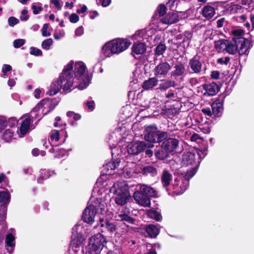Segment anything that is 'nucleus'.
Listing matches in <instances>:
<instances>
[{
	"label": "nucleus",
	"mask_w": 254,
	"mask_h": 254,
	"mask_svg": "<svg viewBox=\"0 0 254 254\" xmlns=\"http://www.w3.org/2000/svg\"><path fill=\"white\" fill-rule=\"evenodd\" d=\"M73 62L70 61L64 67L62 73L57 81L53 83L50 95H55L61 89L64 92H70L75 87L78 88V83L71 75Z\"/></svg>",
	"instance_id": "1"
},
{
	"label": "nucleus",
	"mask_w": 254,
	"mask_h": 254,
	"mask_svg": "<svg viewBox=\"0 0 254 254\" xmlns=\"http://www.w3.org/2000/svg\"><path fill=\"white\" fill-rule=\"evenodd\" d=\"M157 192L155 189L149 186L139 184L135 186L133 197L136 202L140 205L149 207L150 205L149 196L156 197Z\"/></svg>",
	"instance_id": "2"
},
{
	"label": "nucleus",
	"mask_w": 254,
	"mask_h": 254,
	"mask_svg": "<svg viewBox=\"0 0 254 254\" xmlns=\"http://www.w3.org/2000/svg\"><path fill=\"white\" fill-rule=\"evenodd\" d=\"M131 43L127 39L118 38L105 43L102 47L101 54L102 60L124 52L130 45Z\"/></svg>",
	"instance_id": "3"
},
{
	"label": "nucleus",
	"mask_w": 254,
	"mask_h": 254,
	"mask_svg": "<svg viewBox=\"0 0 254 254\" xmlns=\"http://www.w3.org/2000/svg\"><path fill=\"white\" fill-rule=\"evenodd\" d=\"M74 79L78 83V89L83 90L89 84L91 77L89 76L85 64L82 62L73 63Z\"/></svg>",
	"instance_id": "4"
},
{
	"label": "nucleus",
	"mask_w": 254,
	"mask_h": 254,
	"mask_svg": "<svg viewBox=\"0 0 254 254\" xmlns=\"http://www.w3.org/2000/svg\"><path fill=\"white\" fill-rule=\"evenodd\" d=\"M196 169L194 167L186 172L184 176H180L175 179L172 185L173 192L176 194H182L187 190L189 180L196 173Z\"/></svg>",
	"instance_id": "5"
},
{
	"label": "nucleus",
	"mask_w": 254,
	"mask_h": 254,
	"mask_svg": "<svg viewBox=\"0 0 254 254\" xmlns=\"http://www.w3.org/2000/svg\"><path fill=\"white\" fill-rule=\"evenodd\" d=\"M59 101L56 99L45 98L41 100L31 111V116L32 118H37L38 114L37 113L43 108L42 111L44 115L47 114L50 111L53 110L57 105Z\"/></svg>",
	"instance_id": "6"
},
{
	"label": "nucleus",
	"mask_w": 254,
	"mask_h": 254,
	"mask_svg": "<svg viewBox=\"0 0 254 254\" xmlns=\"http://www.w3.org/2000/svg\"><path fill=\"white\" fill-rule=\"evenodd\" d=\"M153 145L146 143L144 141L131 142L127 146V150L129 154H137L143 151L146 148H152Z\"/></svg>",
	"instance_id": "7"
},
{
	"label": "nucleus",
	"mask_w": 254,
	"mask_h": 254,
	"mask_svg": "<svg viewBox=\"0 0 254 254\" xmlns=\"http://www.w3.org/2000/svg\"><path fill=\"white\" fill-rule=\"evenodd\" d=\"M97 212L96 205L91 203L88 204L83 212L82 218L86 223L92 224L94 221V218Z\"/></svg>",
	"instance_id": "8"
},
{
	"label": "nucleus",
	"mask_w": 254,
	"mask_h": 254,
	"mask_svg": "<svg viewBox=\"0 0 254 254\" xmlns=\"http://www.w3.org/2000/svg\"><path fill=\"white\" fill-rule=\"evenodd\" d=\"M89 253L90 254H100L107 243L106 239H89Z\"/></svg>",
	"instance_id": "9"
},
{
	"label": "nucleus",
	"mask_w": 254,
	"mask_h": 254,
	"mask_svg": "<svg viewBox=\"0 0 254 254\" xmlns=\"http://www.w3.org/2000/svg\"><path fill=\"white\" fill-rule=\"evenodd\" d=\"M128 187L124 181L115 183L110 189V191L114 194L128 192Z\"/></svg>",
	"instance_id": "10"
},
{
	"label": "nucleus",
	"mask_w": 254,
	"mask_h": 254,
	"mask_svg": "<svg viewBox=\"0 0 254 254\" xmlns=\"http://www.w3.org/2000/svg\"><path fill=\"white\" fill-rule=\"evenodd\" d=\"M170 68V65L167 62L160 63L154 69V74L156 77H164L167 75Z\"/></svg>",
	"instance_id": "11"
},
{
	"label": "nucleus",
	"mask_w": 254,
	"mask_h": 254,
	"mask_svg": "<svg viewBox=\"0 0 254 254\" xmlns=\"http://www.w3.org/2000/svg\"><path fill=\"white\" fill-rule=\"evenodd\" d=\"M200 161L195 157V154L192 152H187L183 155L182 164L184 166H188L195 164V167L198 166Z\"/></svg>",
	"instance_id": "12"
},
{
	"label": "nucleus",
	"mask_w": 254,
	"mask_h": 254,
	"mask_svg": "<svg viewBox=\"0 0 254 254\" xmlns=\"http://www.w3.org/2000/svg\"><path fill=\"white\" fill-rule=\"evenodd\" d=\"M145 131L146 132L144 135L145 141H148L147 143L152 144V143L156 142V127L154 126H148L145 127Z\"/></svg>",
	"instance_id": "13"
},
{
	"label": "nucleus",
	"mask_w": 254,
	"mask_h": 254,
	"mask_svg": "<svg viewBox=\"0 0 254 254\" xmlns=\"http://www.w3.org/2000/svg\"><path fill=\"white\" fill-rule=\"evenodd\" d=\"M179 145V140L176 138H169L164 140L162 144V149L166 150L168 152L174 151Z\"/></svg>",
	"instance_id": "14"
},
{
	"label": "nucleus",
	"mask_w": 254,
	"mask_h": 254,
	"mask_svg": "<svg viewBox=\"0 0 254 254\" xmlns=\"http://www.w3.org/2000/svg\"><path fill=\"white\" fill-rule=\"evenodd\" d=\"M72 230L74 238H84L88 237L89 232L86 226L77 225L74 226Z\"/></svg>",
	"instance_id": "15"
},
{
	"label": "nucleus",
	"mask_w": 254,
	"mask_h": 254,
	"mask_svg": "<svg viewBox=\"0 0 254 254\" xmlns=\"http://www.w3.org/2000/svg\"><path fill=\"white\" fill-rule=\"evenodd\" d=\"M21 120L22 122L19 128V135L20 137H23L30 130L31 119L26 115L21 118Z\"/></svg>",
	"instance_id": "16"
},
{
	"label": "nucleus",
	"mask_w": 254,
	"mask_h": 254,
	"mask_svg": "<svg viewBox=\"0 0 254 254\" xmlns=\"http://www.w3.org/2000/svg\"><path fill=\"white\" fill-rule=\"evenodd\" d=\"M237 46L239 54L241 55H247L249 53V49L250 47V43L249 40L245 38H241L240 41L237 42Z\"/></svg>",
	"instance_id": "17"
},
{
	"label": "nucleus",
	"mask_w": 254,
	"mask_h": 254,
	"mask_svg": "<svg viewBox=\"0 0 254 254\" xmlns=\"http://www.w3.org/2000/svg\"><path fill=\"white\" fill-rule=\"evenodd\" d=\"M179 18V16L177 12H168L163 17L160 21L163 24H172L178 22Z\"/></svg>",
	"instance_id": "18"
},
{
	"label": "nucleus",
	"mask_w": 254,
	"mask_h": 254,
	"mask_svg": "<svg viewBox=\"0 0 254 254\" xmlns=\"http://www.w3.org/2000/svg\"><path fill=\"white\" fill-rule=\"evenodd\" d=\"M101 228L102 233L109 232L113 233L116 229L115 225L112 222L103 218L100 219V223L99 224Z\"/></svg>",
	"instance_id": "19"
},
{
	"label": "nucleus",
	"mask_w": 254,
	"mask_h": 254,
	"mask_svg": "<svg viewBox=\"0 0 254 254\" xmlns=\"http://www.w3.org/2000/svg\"><path fill=\"white\" fill-rule=\"evenodd\" d=\"M203 89L205 91L204 94L210 96L215 95L219 91V86L214 82L207 83L203 85Z\"/></svg>",
	"instance_id": "20"
},
{
	"label": "nucleus",
	"mask_w": 254,
	"mask_h": 254,
	"mask_svg": "<svg viewBox=\"0 0 254 254\" xmlns=\"http://www.w3.org/2000/svg\"><path fill=\"white\" fill-rule=\"evenodd\" d=\"M191 69L194 73H199L201 69L202 64L199 61V57L195 56L189 62Z\"/></svg>",
	"instance_id": "21"
},
{
	"label": "nucleus",
	"mask_w": 254,
	"mask_h": 254,
	"mask_svg": "<svg viewBox=\"0 0 254 254\" xmlns=\"http://www.w3.org/2000/svg\"><path fill=\"white\" fill-rule=\"evenodd\" d=\"M172 180V174L167 170H163L161 177V182L163 187L167 188Z\"/></svg>",
	"instance_id": "22"
},
{
	"label": "nucleus",
	"mask_w": 254,
	"mask_h": 254,
	"mask_svg": "<svg viewBox=\"0 0 254 254\" xmlns=\"http://www.w3.org/2000/svg\"><path fill=\"white\" fill-rule=\"evenodd\" d=\"M120 160L117 158L115 160L107 163L105 166H104V169L106 171L107 173L110 174L111 173L110 171L118 169L120 165Z\"/></svg>",
	"instance_id": "23"
},
{
	"label": "nucleus",
	"mask_w": 254,
	"mask_h": 254,
	"mask_svg": "<svg viewBox=\"0 0 254 254\" xmlns=\"http://www.w3.org/2000/svg\"><path fill=\"white\" fill-rule=\"evenodd\" d=\"M158 82V80L156 77H151L144 81L142 87L145 90L152 89L157 85Z\"/></svg>",
	"instance_id": "24"
},
{
	"label": "nucleus",
	"mask_w": 254,
	"mask_h": 254,
	"mask_svg": "<svg viewBox=\"0 0 254 254\" xmlns=\"http://www.w3.org/2000/svg\"><path fill=\"white\" fill-rule=\"evenodd\" d=\"M212 114L214 116L219 117L221 115L223 111L222 104L219 101L214 102L211 105Z\"/></svg>",
	"instance_id": "25"
},
{
	"label": "nucleus",
	"mask_w": 254,
	"mask_h": 254,
	"mask_svg": "<svg viewBox=\"0 0 254 254\" xmlns=\"http://www.w3.org/2000/svg\"><path fill=\"white\" fill-rule=\"evenodd\" d=\"M54 171L51 172L50 171L46 169L41 170L39 172V176L37 178V182L39 184H42L44 180L49 178L51 176L54 174Z\"/></svg>",
	"instance_id": "26"
},
{
	"label": "nucleus",
	"mask_w": 254,
	"mask_h": 254,
	"mask_svg": "<svg viewBox=\"0 0 254 254\" xmlns=\"http://www.w3.org/2000/svg\"><path fill=\"white\" fill-rule=\"evenodd\" d=\"M215 14V10L213 7L210 5H205L202 9V15L208 19H211Z\"/></svg>",
	"instance_id": "27"
},
{
	"label": "nucleus",
	"mask_w": 254,
	"mask_h": 254,
	"mask_svg": "<svg viewBox=\"0 0 254 254\" xmlns=\"http://www.w3.org/2000/svg\"><path fill=\"white\" fill-rule=\"evenodd\" d=\"M146 49V46L142 42L134 43L132 48V52L137 55L143 54Z\"/></svg>",
	"instance_id": "28"
},
{
	"label": "nucleus",
	"mask_w": 254,
	"mask_h": 254,
	"mask_svg": "<svg viewBox=\"0 0 254 254\" xmlns=\"http://www.w3.org/2000/svg\"><path fill=\"white\" fill-rule=\"evenodd\" d=\"M174 68V70L171 72V76L173 77L182 75L185 72V65L182 64H179L175 65Z\"/></svg>",
	"instance_id": "29"
},
{
	"label": "nucleus",
	"mask_w": 254,
	"mask_h": 254,
	"mask_svg": "<svg viewBox=\"0 0 254 254\" xmlns=\"http://www.w3.org/2000/svg\"><path fill=\"white\" fill-rule=\"evenodd\" d=\"M146 231L151 238H155L159 233V229L154 225L150 224L146 228Z\"/></svg>",
	"instance_id": "30"
},
{
	"label": "nucleus",
	"mask_w": 254,
	"mask_h": 254,
	"mask_svg": "<svg viewBox=\"0 0 254 254\" xmlns=\"http://www.w3.org/2000/svg\"><path fill=\"white\" fill-rule=\"evenodd\" d=\"M115 202L117 204L120 205H124L127 202V199L128 197V192L116 194Z\"/></svg>",
	"instance_id": "31"
},
{
	"label": "nucleus",
	"mask_w": 254,
	"mask_h": 254,
	"mask_svg": "<svg viewBox=\"0 0 254 254\" xmlns=\"http://www.w3.org/2000/svg\"><path fill=\"white\" fill-rule=\"evenodd\" d=\"M147 35L144 30H139L132 36V38L136 40L137 42H141L146 39Z\"/></svg>",
	"instance_id": "32"
},
{
	"label": "nucleus",
	"mask_w": 254,
	"mask_h": 254,
	"mask_svg": "<svg viewBox=\"0 0 254 254\" xmlns=\"http://www.w3.org/2000/svg\"><path fill=\"white\" fill-rule=\"evenodd\" d=\"M142 172L144 175H149L151 176H154L157 174V170L154 166H147L143 168Z\"/></svg>",
	"instance_id": "33"
},
{
	"label": "nucleus",
	"mask_w": 254,
	"mask_h": 254,
	"mask_svg": "<svg viewBox=\"0 0 254 254\" xmlns=\"http://www.w3.org/2000/svg\"><path fill=\"white\" fill-rule=\"evenodd\" d=\"M227 40L221 39L215 42V47L218 52H222L225 51Z\"/></svg>",
	"instance_id": "34"
},
{
	"label": "nucleus",
	"mask_w": 254,
	"mask_h": 254,
	"mask_svg": "<svg viewBox=\"0 0 254 254\" xmlns=\"http://www.w3.org/2000/svg\"><path fill=\"white\" fill-rule=\"evenodd\" d=\"M244 31L241 29H236L232 31V34L233 36V39L235 43L237 42L240 41V39L244 38L243 36L244 35Z\"/></svg>",
	"instance_id": "35"
},
{
	"label": "nucleus",
	"mask_w": 254,
	"mask_h": 254,
	"mask_svg": "<svg viewBox=\"0 0 254 254\" xmlns=\"http://www.w3.org/2000/svg\"><path fill=\"white\" fill-rule=\"evenodd\" d=\"M175 85L174 81L170 80H166L163 81L159 84V89L161 91H165L171 87H174Z\"/></svg>",
	"instance_id": "36"
},
{
	"label": "nucleus",
	"mask_w": 254,
	"mask_h": 254,
	"mask_svg": "<svg viewBox=\"0 0 254 254\" xmlns=\"http://www.w3.org/2000/svg\"><path fill=\"white\" fill-rule=\"evenodd\" d=\"M237 50L238 47L237 46V44H236V43L233 44L227 40L225 51L230 54L234 55L237 52Z\"/></svg>",
	"instance_id": "37"
},
{
	"label": "nucleus",
	"mask_w": 254,
	"mask_h": 254,
	"mask_svg": "<svg viewBox=\"0 0 254 254\" xmlns=\"http://www.w3.org/2000/svg\"><path fill=\"white\" fill-rule=\"evenodd\" d=\"M90 201L91 203L96 205L97 210L99 209H100L101 210L105 209V203L103 202H101L100 198L92 197L90 198Z\"/></svg>",
	"instance_id": "38"
},
{
	"label": "nucleus",
	"mask_w": 254,
	"mask_h": 254,
	"mask_svg": "<svg viewBox=\"0 0 254 254\" xmlns=\"http://www.w3.org/2000/svg\"><path fill=\"white\" fill-rule=\"evenodd\" d=\"M15 239H5V247L7 252L9 254H11L13 252L15 247Z\"/></svg>",
	"instance_id": "39"
},
{
	"label": "nucleus",
	"mask_w": 254,
	"mask_h": 254,
	"mask_svg": "<svg viewBox=\"0 0 254 254\" xmlns=\"http://www.w3.org/2000/svg\"><path fill=\"white\" fill-rule=\"evenodd\" d=\"M146 214L148 217L154 219L157 221H160L162 219L161 214L155 210H149Z\"/></svg>",
	"instance_id": "40"
},
{
	"label": "nucleus",
	"mask_w": 254,
	"mask_h": 254,
	"mask_svg": "<svg viewBox=\"0 0 254 254\" xmlns=\"http://www.w3.org/2000/svg\"><path fill=\"white\" fill-rule=\"evenodd\" d=\"M61 133H64V131L61 130V132H60L59 130H52L50 133L51 141H58L60 139Z\"/></svg>",
	"instance_id": "41"
},
{
	"label": "nucleus",
	"mask_w": 254,
	"mask_h": 254,
	"mask_svg": "<svg viewBox=\"0 0 254 254\" xmlns=\"http://www.w3.org/2000/svg\"><path fill=\"white\" fill-rule=\"evenodd\" d=\"M10 200V194L7 191L0 192V203L2 204H7Z\"/></svg>",
	"instance_id": "42"
},
{
	"label": "nucleus",
	"mask_w": 254,
	"mask_h": 254,
	"mask_svg": "<svg viewBox=\"0 0 254 254\" xmlns=\"http://www.w3.org/2000/svg\"><path fill=\"white\" fill-rule=\"evenodd\" d=\"M156 142H161L163 141L164 139H166L168 137V134L166 132L164 131H159L157 130V128H156Z\"/></svg>",
	"instance_id": "43"
},
{
	"label": "nucleus",
	"mask_w": 254,
	"mask_h": 254,
	"mask_svg": "<svg viewBox=\"0 0 254 254\" xmlns=\"http://www.w3.org/2000/svg\"><path fill=\"white\" fill-rule=\"evenodd\" d=\"M13 131L11 129H6L2 136V138L6 142L10 141L13 138Z\"/></svg>",
	"instance_id": "44"
},
{
	"label": "nucleus",
	"mask_w": 254,
	"mask_h": 254,
	"mask_svg": "<svg viewBox=\"0 0 254 254\" xmlns=\"http://www.w3.org/2000/svg\"><path fill=\"white\" fill-rule=\"evenodd\" d=\"M85 239H71L70 243V247L71 248H78L83 244Z\"/></svg>",
	"instance_id": "45"
},
{
	"label": "nucleus",
	"mask_w": 254,
	"mask_h": 254,
	"mask_svg": "<svg viewBox=\"0 0 254 254\" xmlns=\"http://www.w3.org/2000/svg\"><path fill=\"white\" fill-rule=\"evenodd\" d=\"M155 156L158 159L163 160L168 156V151L159 150L155 153Z\"/></svg>",
	"instance_id": "46"
},
{
	"label": "nucleus",
	"mask_w": 254,
	"mask_h": 254,
	"mask_svg": "<svg viewBox=\"0 0 254 254\" xmlns=\"http://www.w3.org/2000/svg\"><path fill=\"white\" fill-rule=\"evenodd\" d=\"M53 43V41L51 38L47 39L42 42L41 46L43 49L48 50L50 49Z\"/></svg>",
	"instance_id": "47"
},
{
	"label": "nucleus",
	"mask_w": 254,
	"mask_h": 254,
	"mask_svg": "<svg viewBox=\"0 0 254 254\" xmlns=\"http://www.w3.org/2000/svg\"><path fill=\"white\" fill-rule=\"evenodd\" d=\"M166 47L164 44H160L155 48V54L157 56L162 55L165 51L166 50Z\"/></svg>",
	"instance_id": "48"
},
{
	"label": "nucleus",
	"mask_w": 254,
	"mask_h": 254,
	"mask_svg": "<svg viewBox=\"0 0 254 254\" xmlns=\"http://www.w3.org/2000/svg\"><path fill=\"white\" fill-rule=\"evenodd\" d=\"M65 33L63 29H57L54 33V37L55 39L59 40L62 39Z\"/></svg>",
	"instance_id": "49"
},
{
	"label": "nucleus",
	"mask_w": 254,
	"mask_h": 254,
	"mask_svg": "<svg viewBox=\"0 0 254 254\" xmlns=\"http://www.w3.org/2000/svg\"><path fill=\"white\" fill-rule=\"evenodd\" d=\"M118 220H121V221L126 222L129 224L132 223L133 221L132 218L126 214L120 215L119 216Z\"/></svg>",
	"instance_id": "50"
},
{
	"label": "nucleus",
	"mask_w": 254,
	"mask_h": 254,
	"mask_svg": "<svg viewBox=\"0 0 254 254\" xmlns=\"http://www.w3.org/2000/svg\"><path fill=\"white\" fill-rule=\"evenodd\" d=\"M25 43V40L23 39H18L13 41V47L15 48H19Z\"/></svg>",
	"instance_id": "51"
},
{
	"label": "nucleus",
	"mask_w": 254,
	"mask_h": 254,
	"mask_svg": "<svg viewBox=\"0 0 254 254\" xmlns=\"http://www.w3.org/2000/svg\"><path fill=\"white\" fill-rule=\"evenodd\" d=\"M30 53L32 55L39 56L42 55V52L41 50L31 47L30 48Z\"/></svg>",
	"instance_id": "52"
},
{
	"label": "nucleus",
	"mask_w": 254,
	"mask_h": 254,
	"mask_svg": "<svg viewBox=\"0 0 254 254\" xmlns=\"http://www.w3.org/2000/svg\"><path fill=\"white\" fill-rule=\"evenodd\" d=\"M196 152L198 157V160H201L203 158L207 153V149L206 148H204L201 150L197 149L196 150Z\"/></svg>",
	"instance_id": "53"
},
{
	"label": "nucleus",
	"mask_w": 254,
	"mask_h": 254,
	"mask_svg": "<svg viewBox=\"0 0 254 254\" xmlns=\"http://www.w3.org/2000/svg\"><path fill=\"white\" fill-rule=\"evenodd\" d=\"M19 19L15 17H10L8 19V24L10 27H13L15 25L19 23Z\"/></svg>",
	"instance_id": "54"
},
{
	"label": "nucleus",
	"mask_w": 254,
	"mask_h": 254,
	"mask_svg": "<svg viewBox=\"0 0 254 254\" xmlns=\"http://www.w3.org/2000/svg\"><path fill=\"white\" fill-rule=\"evenodd\" d=\"M120 169L121 170V172H119V171H118L117 173L120 174H122L123 175H124L125 177H130L131 176V172H129L128 171H127V168L126 167H125L124 168H120ZM118 170H119L118 169Z\"/></svg>",
	"instance_id": "55"
},
{
	"label": "nucleus",
	"mask_w": 254,
	"mask_h": 254,
	"mask_svg": "<svg viewBox=\"0 0 254 254\" xmlns=\"http://www.w3.org/2000/svg\"><path fill=\"white\" fill-rule=\"evenodd\" d=\"M7 124L6 118L3 116H0V131L4 129Z\"/></svg>",
	"instance_id": "56"
},
{
	"label": "nucleus",
	"mask_w": 254,
	"mask_h": 254,
	"mask_svg": "<svg viewBox=\"0 0 254 254\" xmlns=\"http://www.w3.org/2000/svg\"><path fill=\"white\" fill-rule=\"evenodd\" d=\"M27 13L28 11L26 9L22 10L20 16V19L21 21H27L29 19V16Z\"/></svg>",
	"instance_id": "57"
},
{
	"label": "nucleus",
	"mask_w": 254,
	"mask_h": 254,
	"mask_svg": "<svg viewBox=\"0 0 254 254\" xmlns=\"http://www.w3.org/2000/svg\"><path fill=\"white\" fill-rule=\"evenodd\" d=\"M32 9L33 10V13L34 14H38L40 11L43 10V8L41 6H38L35 4H33L32 5Z\"/></svg>",
	"instance_id": "58"
},
{
	"label": "nucleus",
	"mask_w": 254,
	"mask_h": 254,
	"mask_svg": "<svg viewBox=\"0 0 254 254\" xmlns=\"http://www.w3.org/2000/svg\"><path fill=\"white\" fill-rule=\"evenodd\" d=\"M49 27L48 24H44L42 29V36L44 37L49 36L51 35L50 33L47 32L48 28Z\"/></svg>",
	"instance_id": "59"
},
{
	"label": "nucleus",
	"mask_w": 254,
	"mask_h": 254,
	"mask_svg": "<svg viewBox=\"0 0 254 254\" xmlns=\"http://www.w3.org/2000/svg\"><path fill=\"white\" fill-rule=\"evenodd\" d=\"M229 61L230 58L228 57H225L224 58H219L217 60V63L221 64H224L225 65H227V64L229 62Z\"/></svg>",
	"instance_id": "60"
},
{
	"label": "nucleus",
	"mask_w": 254,
	"mask_h": 254,
	"mask_svg": "<svg viewBox=\"0 0 254 254\" xmlns=\"http://www.w3.org/2000/svg\"><path fill=\"white\" fill-rule=\"evenodd\" d=\"M156 246H157L158 249L161 248V246L159 244H154L152 245V248L149 250L147 254H157V252L154 248Z\"/></svg>",
	"instance_id": "61"
},
{
	"label": "nucleus",
	"mask_w": 254,
	"mask_h": 254,
	"mask_svg": "<svg viewBox=\"0 0 254 254\" xmlns=\"http://www.w3.org/2000/svg\"><path fill=\"white\" fill-rule=\"evenodd\" d=\"M166 8L164 4H160L157 9V11L160 16H162L166 12Z\"/></svg>",
	"instance_id": "62"
},
{
	"label": "nucleus",
	"mask_w": 254,
	"mask_h": 254,
	"mask_svg": "<svg viewBox=\"0 0 254 254\" xmlns=\"http://www.w3.org/2000/svg\"><path fill=\"white\" fill-rule=\"evenodd\" d=\"M242 7L239 4H234L232 6L231 10L233 12H240L242 9Z\"/></svg>",
	"instance_id": "63"
},
{
	"label": "nucleus",
	"mask_w": 254,
	"mask_h": 254,
	"mask_svg": "<svg viewBox=\"0 0 254 254\" xmlns=\"http://www.w3.org/2000/svg\"><path fill=\"white\" fill-rule=\"evenodd\" d=\"M69 20L71 23H76L79 20V17L76 14L72 13L69 16Z\"/></svg>",
	"instance_id": "64"
}]
</instances>
